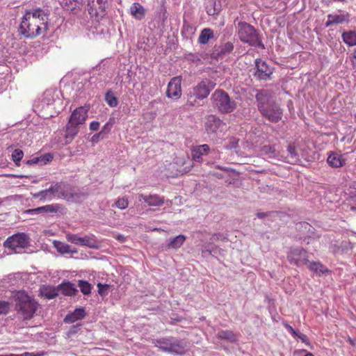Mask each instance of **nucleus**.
Returning <instances> with one entry per match:
<instances>
[{"label": "nucleus", "mask_w": 356, "mask_h": 356, "mask_svg": "<svg viewBox=\"0 0 356 356\" xmlns=\"http://www.w3.org/2000/svg\"><path fill=\"white\" fill-rule=\"evenodd\" d=\"M49 29L48 15L42 9L27 12L22 17L19 33L26 38H33Z\"/></svg>", "instance_id": "f257e3e1"}, {"label": "nucleus", "mask_w": 356, "mask_h": 356, "mask_svg": "<svg viewBox=\"0 0 356 356\" xmlns=\"http://www.w3.org/2000/svg\"><path fill=\"white\" fill-rule=\"evenodd\" d=\"M88 110L80 106L76 108L71 114L65 130V144L70 143L79 132L81 126L85 124L88 118Z\"/></svg>", "instance_id": "f03ea898"}, {"label": "nucleus", "mask_w": 356, "mask_h": 356, "mask_svg": "<svg viewBox=\"0 0 356 356\" xmlns=\"http://www.w3.org/2000/svg\"><path fill=\"white\" fill-rule=\"evenodd\" d=\"M16 301V310L23 319L32 318L38 309V302L24 292L17 293Z\"/></svg>", "instance_id": "7ed1b4c3"}, {"label": "nucleus", "mask_w": 356, "mask_h": 356, "mask_svg": "<svg viewBox=\"0 0 356 356\" xmlns=\"http://www.w3.org/2000/svg\"><path fill=\"white\" fill-rule=\"evenodd\" d=\"M211 99L216 108L221 113H229L236 108V102L222 90H216Z\"/></svg>", "instance_id": "20e7f679"}, {"label": "nucleus", "mask_w": 356, "mask_h": 356, "mask_svg": "<svg viewBox=\"0 0 356 356\" xmlns=\"http://www.w3.org/2000/svg\"><path fill=\"white\" fill-rule=\"evenodd\" d=\"M238 35L240 40L251 46L264 48L255 29L246 22L238 24Z\"/></svg>", "instance_id": "39448f33"}, {"label": "nucleus", "mask_w": 356, "mask_h": 356, "mask_svg": "<svg viewBox=\"0 0 356 356\" xmlns=\"http://www.w3.org/2000/svg\"><path fill=\"white\" fill-rule=\"evenodd\" d=\"M30 245V238L25 233L18 232L9 236L4 242V247L9 253H22Z\"/></svg>", "instance_id": "423d86ee"}, {"label": "nucleus", "mask_w": 356, "mask_h": 356, "mask_svg": "<svg viewBox=\"0 0 356 356\" xmlns=\"http://www.w3.org/2000/svg\"><path fill=\"white\" fill-rule=\"evenodd\" d=\"M66 195L63 182L53 184L48 188L33 195L34 198L40 199L43 202L51 201L55 198H65Z\"/></svg>", "instance_id": "0eeeda50"}, {"label": "nucleus", "mask_w": 356, "mask_h": 356, "mask_svg": "<svg viewBox=\"0 0 356 356\" xmlns=\"http://www.w3.org/2000/svg\"><path fill=\"white\" fill-rule=\"evenodd\" d=\"M155 346L162 351L181 355L184 352L186 343L183 340L168 337L156 340Z\"/></svg>", "instance_id": "6e6552de"}, {"label": "nucleus", "mask_w": 356, "mask_h": 356, "mask_svg": "<svg viewBox=\"0 0 356 356\" xmlns=\"http://www.w3.org/2000/svg\"><path fill=\"white\" fill-rule=\"evenodd\" d=\"M215 86L216 83L211 80H203L189 91L188 95L190 98L195 97L198 99H204L208 97Z\"/></svg>", "instance_id": "1a4fd4ad"}, {"label": "nucleus", "mask_w": 356, "mask_h": 356, "mask_svg": "<svg viewBox=\"0 0 356 356\" xmlns=\"http://www.w3.org/2000/svg\"><path fill=\"white\" fill-rule=\"evenodd\" d=\"M87 6L90 16L98 19L106 15L108 3L107 0H88Z\"/></svg>", "instance_id": "9d476101"}, {"label": "nucleus", "mask_w": 356, "mask_h": 356, "mask_svg": "<svg viewBox=\"0 0 356 356\" xmlns=\"http://www.w3.org/2000/svg\"><path fill=\"white\" fill-rule=\"evenodd\" d=\"M287 258L291 264L302 266L308 262L307 252L300 247L292 248L287 254Z\"/></svg>", "instance_id": "9b49d317"}, {"label": "nucleus", "mask_w": 356, "mask_h": 356, "mask_svg": "<svg viewBox=\"0 0 356 356\" xmlns=\"http://www.w3.org/2000/svg\"><path fill=\"white\" fill-rule=\"evenodd\" d=\"M255 98L260 113L275 102L272 92L265 89L257 90Z\"/></svg>", "instance_id": "f8f14e48"}, {"label": "nucleus", "mask_w": 356, "mask_h": 356, "mask_svg": "<svg viewBox=\"0 0 356 356\" xmlns=\"http://www.w3.org/2000/svg\"><path fill=\"white\" fill-rule=\"evenodd\" d=\"M181 77L175 76L168 84L166 96L172 99H178L181 96Z\"/></svg>", "instance_id": "ddd939ff"}, {"label": "nucleus", "mask_w": 356, "mask_h": 356, "mask_svg": "<svg viewBox=\"0 0 356 356\" xmlns=\"http://www.w3.org/2000/svg\"><path fill=\"white\" fill-rule=\"evenodd\" d=\"M255 69L254 76L259 80H267L270 79L273 74V69L261 59L255 60Z\"/></svg>", "instance_id": "4468645a"}, {"label": "nucleus", "mask_w": 356, "mask_h": 356, "mask_svg": "<svg viewBox=\"0 0 356 356\" xmlns=\"http://www.w3.org/2000/svg\"><path fill=\"white\" fill-rule=\"evenodd\" d=\"M261 115L265 117L272 122H279L282 117V109L275 101L268 106L264 111L261 113Z\"/></svg>", "instance_id": "2eb2a0df"}, {"label": "nucleus", "mask_w": 356, "mask_h": 356, "mask_svg": "<svg viewBox=\"0 0 356 356\" xmlns=\"http://www.w3.org/2000/svg\"><path fill=\"white\" fill-rule=\"evenodd\" d=\"M350 14L348 12L339 10V13H332L327 15V20L325 22V27L333 25L347 24L350 22Z\"/></svg>", "instance_id": "dca6fc26"}, {"label": "nucleus", "mask_w": 356, "mask_h": 356, "mask_svg": "<svg viewBox=\"0 0 356 356\" xmlns=\"http://www.w3.org/2000/svg\"><path fill=\"white\" fill-rule=\"evenodd\" d=\"M348 154H341L339 152H330L327 156V162L332 168H341L346 165Z\"/></svg>", "instance_id": "f3484780"}, {"label": "nucleus", "mask_w": 356, "mask_h": 356, "mask_svg": "<svg viewBox=\"0 0 356 356\" xmlns=\"http://www.w3.org/2000/svg\"><path fill=\"white\" fill-rule=\"evenodd\" d=\"M62 209V206L59 204H47L35 209H28L26 213L30 215H38L43 213H56Z\"/></svg>", "instance_id": "a211bd4d"}, {"label": "nucleus", "mask_w": 356, "mask_h": 356, "mask_svg": "<svg viewBox=\"0 0 356 356\" xmlns=\"http://www.w3.org/2000/svg\"><path fill=\"white\" fill-rule=\"evenodd\" d=\"M209 146L207 144L197 145L192 149V159L194 161L202 163V156L209 154Z\"/></svg>", "instance_id": "6ab92c4d"}, {"label": "nucleus", "mask_w": 356, "mask_h": 356, "mask_svg": "<svg viewBox=\"0 0 356 356\" xmlns=\"http://www.w3.org/2000/svg\"><path fill=\"white\" fill-rule=\"evenodd\" d=\"M138 198L139 201L143 200L148 206L160 207L164 203L163 198L157 195H145L144 194H138Z\"/></svg>", "instance_id": "aec40b11"}, {"label": "nucleus", "mask_w": 356, "mask_h": 356, "mask_svg": "<svg viewBox=\"0 0 356 356\" xmlns=\"http://www.w3.org/2000/svg\"><path fill=\"white\" fill-rule=\"evenodd\" d=\"M260 155L266 159H279L280 153L275 145H266L261 148Z\"/></svg>", "instance_id": "412c9836"}, {"label": "nucleus", "mask_w": 356, "mask_h": 356, "mask_svg": "<svg viewBox=\"0 0 356 356\" xmlns=\"http://www.w3.org/2000/svg\"><path fill=\"white\" fill-rule=\"evenodd\" d=\"M131 15L136 20H142L146 15V10L140 3L134 2L129 8Z\"/></svg>", "instance_id": "4be33fe9"}, {"label": "nucleus", "mask_w": 356, "mask_h": 356, "mask_svg": "<svg viewBox=\"0 0 356 356\" xmlns=\"http://www.w3.org/2000/svg\"><path fill=\"white\" fill-rule=\"evenodd\" d=\"M86 311L83 308L79 307L69 313L64 318L63 321L65 323H73L77 321L82 320L86 316Z\"/></svg>", "instance_id": "5701e85b"}, {"label": "nucleus", "mask_w": 356, "mask_h": 356, "mask_svg": "<svg viewBox=\"0 0 356 356\" xmlns=\"http://www.w3.org/2000/svg\"><path fill=\"white\" fill-rule=\"evenodd\" d=\"M224 125L223 122L218 118L209 116L206 122V129L208 132L216 133Z\"/></svg>", "instance_id": "b1692460"}, {"label": "nucleus", "mask_w": 356, "mask_h": 356, "mask_svg": "<svg viewBox=\"0 0 356 356\" xmlns=\"http://www.w3.org/2000/svg\"><path fill=\"white\" fill-rule=\"evenodd\" d=\"M343 42L348 47L356 46V31H346L341 34Z\"/></svg>", "instance_id": "393cba45"}, {"label": "nucleus", "mask_w": 356, "mask_h": 356, "mask_svg": "<svg viewBox=\"0 0 356 356\" xmlns=\"http://www.w3.org/2000/svg\"><path fill=\"white\" fill-rule=\"evenodd\" d=\"M221 9L220 3H217L216 0H207L206 11L209 15H214L220 12Z\"/></svg>", "instance_id": "a878e982"}, {"label": "nucleus", "mask_w": 356, "mask_h": 356, "mask_svg": "<svg viewBox=\"0 0 356 356\" xmlns=\"http://www.w3.org/2000/svg\"><path fill=\"white\" fill-rule=\"evenodd\" d=\"M55 102L54 92L52 90H46L41 99V105L44 108L45 106L49 107L54 104Z\"/></svg>", "instance_id": "bb28decb"}, {"label": "nucleus", "mask_w": 356, "mask_h": 356, "mask_svg": "<svg viewBox=\"0 0 356 356\" xmlns=\"http://www.w3.org/2000/svg\"><path fill=\"white\" fill-rule=\"evenodd\" d=\"M79 245L86 246L90 248H95L97 247V242L94 236H85L79 238Z\"/></svg>", "instance_id": "cd10ccee"}, {"label": "nucleus", "mask_w": 356, "mask_h": 356, "mask_svg": "<svg viewBox=\"0 0 356 356\" xmlns=\"http://www.w3.org/2000/svg\"><path fill=\"white\" fill-rule=\"evenodd\" d=\"M213 38V32L211 29H204L201 32L198 38V42L200 44H206L209 42V40Z\"/></svg>", "instance_id": "c85d7f7f"}, {"label": "nucleus", "mask_w": 356, "mask_h": 356, "mask_svg": "<svg viewBox=\"0 0 356 356\" xmlns=\"http://www.w3.org/2000/svg\"><path fill=\"white\" fill-rule=\"evenodd\" d=\"M186 240V236L179 234L174 238H170L168 247L170 249H178L180 248Z\"/></svg>", "instance_id": "c756f323"}, {"label": "nucleus", "mask_w": 356, "mask_h": 356, "mask_svg": "<svg viewBox=\"0 0 356 356\" xmlns=\"http://www.w3.org/2000/svg\"><path fill=\"white\" fill-rule=\"evenodd\" d=\"M217 337L232 343L237 341L236 335L231 330H220L218 332Z\"/></svg>", "instance_id": "7c9ffc66"}, {"label": "nucleus", "mask_w": 356, "mask_h": 356, "mask_svg": "<svg viewBox=\"0 0 356 356\" xmlns=\"http://www.w3.org/2000/svg\"><path fill=\"white\" fill-rule=\"evenodd\" d=\"M54 245L57 251L61 254H67L74 252L71 250V248L68 244L65 243L55 241L54 242Z\"/></svg>", "instance_id": "2f4dec72"}, {"label": "nucleus", "mask_w": 356, "mask_h": 356, "mask_svg": "<svg viewBox=\"0 0 356 356\" xmlns=\"http://www.w3.org/2000/svg\"><path fill=\"white\" fill-rule=\"evenodd\" d=\"M60 288L62 292L66 296L75 295L76 289L74 287V284L70 282H66L60 284Z\"/></svg>", "instance_id": "473e14b6"}, {"label": "nucleus", "mask_w": 356, "mask_h": 356, "mask_svg": "<svg viewBox=\"0 0 356 356\" xmlns=\"http://www.w3.org/2000/svg\"><path fill=\"white\" fill-rule=\"evenodd\" d=\"M309 268L318 275L324 274L325 272L327 270V268L319 262L310 263Z\"/></svg>", "instance_id": "72a5a7b5"}, {"label": "nucleus", "mask_w": 356, "mask_h": 356, "mask_svg": "<svg viewBox=\"0 0 356 356\" xmlns=\"http://www.w3.org/2000/svg\"><path fill=\"white\" fill-rule=\"evenodd\" d=\"M287 152H288V156H287L288 161H287L289 163H293L297 162L299 160L298 154H297L296 149L293 145H289L287 147Z\"/></svg>", "instance_id": "f704fd0d"}, {"label": "nucleus", "mask_w": 356, "mask_h": 356, "mask_svg": "<svg viewBox=\"0 0 356 356\" xmlns=\"http://www.w3.org/2000/svg\"><path fill=\"white\" fill-rule=\"evenodd\" d=\"M105 101L111 107H116L118 104V100L114 93L109 90L105 94Z\"/></svg>", "instance_id": "c9c22d12"}, {"label": "nucleus", "mask_w": 356, "mask_h": 356, "mask_svg": "<svg viewBox=\"0 0 356 356\" xmlns=\"http://www.w3.org/2000/svg\"><path fill=\"white\" fill-rule=\"evenodd\" d=\"M234 49V44L231 42H227L219 47V55H225L232 52Z\"/></svg>", "instance_id": "e433bc0d"}, {"label": "nucleus", "mask_w": 356, "mask_h": 356, "mask_svg": "<svg viewBox=\"0 0 356 356\" xmlns=\"http://www.w3.org/2000/svg\"><path fill=\"white\" fill-rule=\"evenodd\" d=\"M41 293L48 299H53L58 295L55 289L51 287H43L41 290Z\"/></svg>", "instance_id": "4c0bfd02"}, {"label": "nucleus", "mask_w": 356, "mask_h": 356, "mask_svg": "<svg viewBox=\"0 0 356 356\" xmlns=\"http://www.w3.org/2000/svg\"><path fill=\"white\" fill-rule=\"evenodd\" d=\"M79 287L80 288V290L81 291L85 294V295H88L91 292V286L90 284L86 282V281H83V280H80L79 282Z\"/></svg>", "instance_id": "58836bf2"}, {"label": "nucleus", "mask_w": 356, "mask_h": 356, "mask_svg": "<svg viewBox=\"0 0 356 356\" xmlns=\"http://www.w3.org/2000/svg\"><path fill=\"white\" fill-rule=\"evenodd\" d=\"M238 140L234 137L230 138L225 143L224 146L227 149H235L238 145Z\"/></svg>", "instance_id": "ea45409f"}, {"label": "nucleus", "mask_w": 356, "mask_h": 356, "mask_svg": "<svg viewBox=\"0 0 356 356\" xmlns=\"http://www.w3.org/2000/svg\"><path fill=\"white\" fill-rule=\"evenodd\" d=\"M23 156H24V153L22 152V150L19 149H15L13 154H12V158H13V161L16 163V165H18V162H19L23 158Z\"/></svg>", "instance_id": "a19ab883"}, {"label": "nucleus", "mask_w": 356, "mask_h": 356, "mask_svg": "<svg viewBox=\"0 0 356 356\" xmlns=\"http://www.w3.org/2000/svg\"><path fill=\"white\" fill-rule=\"evenodd\" d=\"M128 204V200L125 197L120 198L115 202V206L120 209H126Z\"/></svg>", "instance_id": "79ce46f5"}, {"label": "nucleus", "mask_w": 356, "mask_h": 356, "mask_svg": "<svg viewBox=\"0 0 356 356\" xmlns=\"http://www.w3.org/2000/svg\"><path fill=\"white\" fill-rule=\"evenodd\" d=\"M10 309V305L8 302L0 301V315L6 314Z\"/></svg>", "instance_id": "37998d69"}, {"label": "nucleus", "mask_w": 356, "mask_h": 356, "mask_svg": "<svg viewBox=\"0 0 356 356\" xmlns=\"http://www.w3.org/2000/svg\"><path fill=\"white\" fill-rule=\"evenodd\" d=\"M354 247L355 245L350 241H343L341 243V248L343 251L352 250Z\"/></svg>", "instance_id": "c03bdc74"}, {"label": "nucleus", "mask_w": 356, "mask_h": 356, "mask_svg": "<svg viewBox=\"0 0 356 356\" xmlns=\"http://www.w3.org/2000/svg\"><path fill=\"white\" fill-rule=\"evenodd\" d=\"M66 238L69 242L75 245H79L80 238L79 236L74 234H68L66 235Z\"/></svg>", "instance_id": "a18cd8bd"}, {"label": "nucleus", "mask_w": 356, "mask_h": 356, "mask_svg": "<svg viewBox=\"0 0 356 356\" xmlns=\"http://www.w3.org/2000/svg\"><path fill=\"white\" fill-rule=\"evenodd\" d=\"M53 159V156L51 154H45L40 156V164L45 165Z\"/></svg>", "instance_id": "49530a36"}, {"label": "nucleus", "mask_w": 356, "mask_h": 356, "mask_svg": "<svg viewBox=\"0 0 356 356\" xmlns=\"http://www.w3.org/2000/svg\"><path fill=\"white\" fill-rule=\"evenodd\" d=\"M98 292L101 296H104L106 294V291L109 288V285L108 284H102L99 283L97 284Z\"/></svg>", "instance_id": "de8ad7c7"}, {"label": "nucleus", "mask_w": 356, "mask_h": 356, "mask_svg": "<svg viewBox=\"0 0 356 356\" xmlns=\"http://www.w3.org/2000/svg\"><path fill=\"white\" fill-rule=\"evenodd\" d=\"M46 353L44 351H38L36 353L25 352L22 354V356H44Z\"/></svg>", "instance_id": "09e8293b"}, {"label": "nucleus", "mask_w": 356, "mask_h": 356, "mask_svg": "<svg viewBox=\"0 0 356 356\" xmlns=\"http://www.w3.org/2000/svg\"><path fill=\"white\" fill-rule=\"evenodd\" d=\"M99 128V122L97 121H92L90 124V129L91 131H97Z\"/></svg>", "instance_id": "8fccbe9b"}, {"label": "nucleus", "mask_w": 356, "mask_h": 356, "mask_svg": "<svg viewBox=\"0 0 356 356\" xmlns=\"http://www.w3.org/2000/svg\"><path fill=\"white\" fill-rule=\"evenodd\" d=\"M296 337L300 339L305 344H309L307 337L305 334L298 332Z\"/></svg>", "instance_id": "3c124183"}, {"label": "nucleus", "mask_w": 356, "mask_h": 356, "mask_svg": "<svg viewBox=\"0 0 356 356\" xmlns=\"http://www.w3.org/2000/svg\"><path fill=\"white\" fill-rule=\"evenodd\" d=\"M285 327L288 330V331H289L292 334L293 337H296V335H298V332L295 330L291 325L286 324Z\"/></svg>", "instance_id": "603ef678"}, {"label": "nucleus", "mask_w": 356, "mask_h": 356, "mask_svg": "<svg viewBox=\"0 0 356 356\" xmlns=\"http://www.w3.org/2000/svg\"><path fill=\"white\" fill-rule=\"evenodd\" d=\"M212 252H213V248H210L209 246H207L206 245L203 246V249H202L203 254H205L206 252H208L209 254H211Z\"/></svg>", "instance_id": "864d4df0"}, {"label": "nucleus", "mask_w": 356, "mask_h": 356, "mask_svg": "<svg viewBox=\"0 0 356 356\" xmlns=\"http://www.w3.org/2000/svg\"><path fill=\"white\" fill-rule=\"evenodd\" d=\"M29 163H33V164H38V163L40 164V156L39 157H35V158L32 159L31 160H30L29 161Z\"/></svg>", "instance_id": "5fc2aeb1"}, {"label": "nucleus", "mask_w": 356, "mask_h": 356, "mask_svg": "<svg viewBox=\"0 0 356 356\" xmlns=\"http://www.w3.org/2000/svg\"><path fill=\"white\" fill-rule=\"evenodd\" d=\"M77 329H78L77 326L72 327L71 329L70 330V334H75L76 332V331H77Z\"/></svg>", "instance_id": "6e6d98bb"}, {"label": "nucleus", "mask_w": 356, "mask_h": 356, "mask_svg": "<svg viewBox=\"0 0 356 356\" xmlns=\"http://www.w3.org/2000/svg\"><path fill=\"white\" fill-rule=\"evenodd\" d=\"M101 134V132L99 133V134H95L92 137V140L93 142H96L97 141L98 138H99V135Z\"/></svg>", "instance_id": "4d7b16f0"}, {"label": "nucleus", "mask_w": 356, "mask_h": 356, "mask_svg": "<svg viewBox=\"0 0 356 356\" xmlns=\"http://www.w3.org/2000/svg\"><path fill=\"white\" fill-rule=\"evenodd\" d=\"M266 216V213H263V212H258L257 213V216L259 218H264Z\"/></svg>", "instance_id": "13d9d810"}, {"label": "nucleus", "mask_w": 356, "mask_h": 356, "mask_svg": "<svg viewBox=\"0 0 356 356\" xmlns=\"http://www.w3.org/2000/svg\"><path fill=\"white\" fill-rule=\"evenodd\" d=\"M300 226L304 227L305 228H307V227H310V225L307 222H301L299 224Z\"/></svg>", "instance_id": "bf43d9fd"}, {"label": "nucleus", "mask_w": 356, "mask_h": 356, "mask_svg": "<svg viewBox=\"0 0 356 356\" xmlns=\"http://www.w3.org/2000/svg\"><path fill=\"white\" fill-rule=\"evenodd\" d=\"M0 356H22V354H8V355H1Z\"/></svg>", "instance_id": "052dcab7"}, {"label": "nucleus", "mask_w": 356, "mask_h": 356, "mask_svg": "<svg viewBox=\"0 0 356 356\" xmlns=\"http://www.w3.org/2000/svg\"><path fill=\"white\" fill-rule=\"evenodd\" d=\"M305 356H314V355L311 353H307Z\"/></svg>", "instance_id": "680f3d73"}, {"label": "nucleus", "mask_w": 356, "mask_h": 356, "mask_svg": "<svg viewBox=\"0 0 356 356\" xmlns=\"http://www.w3.org/2000/svg\"><path fill=\"white\" fill-rule=\"evenodd\" d=\"M3 202H4V200L0 198V206L3 204Z\"/></svg>", "instance_id": "e2e57ef3"}, {"label": "nucleus", "mask_w": 356, "mask_h": 356, "mask_svg": "<svg viewBox=\"0 0 356 356\" xmlns=\"http://www.w3.org/2000/svg\"><path fill=\"white\" fill-rule=\"evenodd\" d=\"M66 1V3H67V1H69L70 3H72V1H75V0H65Z\"/></svg>", "instance_id": "0e129e2a"}, {"label": "nucleus", "mask_w": 356, "mask_h": 356, "mask_svg": "<svg viewBox=\"0 0 356 356\" xmlns=\"http://www.w3.org/2000/svg\"><path fill=\"white\" fill-rule=\"evenodd\" d=\"M354 59H355V62L356 63V51L354 53Z\"/></svg>", "instance_id": "69168bd1"}, {"label": "nucleus", "mask_w": 356, "mask_h": 356, "mask_svg": "<svg viewBox=\"0 0 356 356\" xmlns=\"http://www.w3.org/2000/svg\"><path fill=\"white\" fill-rule=\"evenodd\" d=\"M351 233L353 235H356V232H351Z\"/></svg>", "instance_id": "338daca9"}]
</instances>
